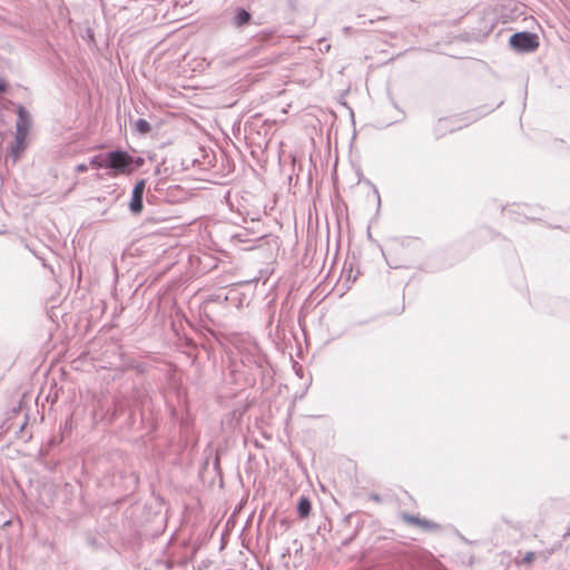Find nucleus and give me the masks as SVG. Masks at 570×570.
Here are the masks:
<instances>
[{
  "instance_id": "7ed1b4c3",
  "label": "nucleus",
  "mask_w": 570,
  "mask_h": 570,
  "mask_svg": "<svg viewBox=\"0 0 570 570\" xmlns=\"http://www.w3.org/2000/svg\"><path fill=\"white\" fill-rule=\"evenodd\" d=\"M239 354H240V361L252 367H262L264 362V356L261 352V348L256 343H247L244 346H238Z\"/></svg>"
},
{
  "instance_id": "6e6552de",
  "label": "nucleus",
  "mask_w": 570,
  "mask_h": 570,
  "mask_svg": "<svg viewBox=\"0 0 570 570\" xmlns=\"http://www.w3.org/2000/svg\"><path fill=\"white\" fill-rule=\"evenodd\" d=\"M311 508H312V504H311L309 499L307 497H301L298 500V504H297L298 515L302 519L308 517V514L311 512Z\"/></svg>"
},
{
  "instance_id": "9d476101",
  "label": "nucleus",
  "mask_w": 570,
  "mask_h": 570,
  "mask_svg": "<svg viewBox=\"0 0 570 570\" xmlns=\"http://www.w3.org/2000/svg\"><path fill=\"white\" fill-rule=\"evenodd\" d=\"M135 129L139 134L145 135V134H148L150 131L151 127H150V124L146 119L139 118L135 122Z\"/></svg>"
},
{
  "instance_id": "39448f33",
  "label": "nucleus",
  "mask_w": 570,
  "mask_h": 570,
  "mask_svg": "<svg viewBox=\"0 0 570 570\" xmlns=\"http://www.w3.org/2000/svg\"><path fill=\"white\" fill-rule=\"evenodd\" d=\"M454 122H455V119H451V118L440 119L434 129L435 136L442 137L448 131L452 132V131L463 127L462 125H455Z\"/></svg>"
},
{
  "instance_id": "f8f14e48",
  "label": "nucleus",
  "mask_w": 570,
  "mask_h": 570,
  "mask_svg": "<svg viewBox=\"0 0 570 570\" xmlns=\"http://www.w3.org/2000/svg\"><path fill=\"white\" fill-rule=\"evenodd\" d=\"M402 519L409 523V524H413V525H417L420 527V523H421V519L419 517H415V515H412V514H403L402 515Z\"/></svg>"
},
{
  "instance_id": "ddd939ff",
  "label": "nucleus",
  "mask_w": 570,
  "mask_h": 570,
  "mask_svg": "<svg viewBox=\"0 0 570 570\" xmlns=\"http://www.w3.org/2000/svg\"><path fill=\"white\" fill-rule=\"evenodd\" d=\"M420 527H421V528H424V529H426V530H434V529H438V524H436V523L431 522V521H428V520H422V519H421Z\"/></svg>"
},
{
  "instance_id": "f03ea898",
  "label": "nucleus",
  "mask_w": 570,
  "mask_h": 570,
  "mask_svg": "<svg viewBox=\"0 0 570 570\" xmlns=\"http://www.w3.org/2000/svg\"><path fill=\"white\" fill-rule=\"evenodd\" d=\"M511 47L519 52H533L539 47L538 36L528 31L513 33L510 37Z\"/></svg>"
},
{
  "instance_id": "0eeeda50",
  "label": "nucleus",
  "mask_w": 570,
  "mask_h": 570,
  "mask_svg": "<svg viewBox=\"0 0 570 570\" xmlns=\"http://www.w3.org/2000/svg\"><path fill=\"white\" fill-rule=\"evenodd\" d=\"M31 126V117L24 107L19 106L18 108V120L16 127H26L30 128Z\"/></svg>"
},
{
  "instance_id": "f3484780",
  "label": "nucleus",
  "mask_w": 570,
  "mask_h": 570,
  "mask_svg": "<svg viewBox=\"0 0 570 570\" xmlns=\"http://www.w3.org/2000/svg\"><path fill=\"white\" fill-rule=\"evenodd\" d=\"M371 499H372L373 501H375V502H380V501H381V499H380V497H379L377 494H372V495H371Z\"/></svg>"
},
{
  "instance_id": "2eb2a0df",
  "label": "nucleus",
  "mask_w": 570,
  "mask_h": 570,
  "mask_svg": "<svg viewBox=\"0 0 570 570\" xmlns=\"http://www.w3.org/2000/svg\"><path fill=\"white\" fill-rule=\"evenodd\" d=\"M76 170H77L78 173H85V171H87V170H88V165H87V164H78V165L76 166Z\"/></svg>"
},
{
  "instance_id": "1a4fd4ad",
  "label": "nucleus",
  "mask_w": 570,
  "mask_h": 570,
  "mask_svg": "<svg viewBox=\"0 0 570 570\" xmlns=\"http://www.w3.org/2000/svg\"><path fill=\"white\" fill-rule=\"evenodd\" d=\"M24 149L26 142L14 139L13 144L10 146V156L12 160L17 161L20 158V155L24 151Z\"/></svg>"
},
{
  "instance_id": "423d86ee",
  "label": "nucleus",
  "mask_w": 570,
  "mask_h": 570,
  "mask_svg": "<svg viewBox=\"0 0 570 570\" xmlns=\"http://www.w3.org/2000/svg\"><path fill=\"white\" fill-rule=\"evenodd\" d=\"M249 20H250V13L248 11H246L245 9L238 8L233 18V24L235 27L239 28V27L247 24L249 22Z\"/></svg>"
},
{
  "instance_id": "f257e3e1",
  "label": "nucleus",
  "mask_w": 570,
  "mask_h": 570,
  "mask_svg": "<svg viewBox=\"0 0 570 570\" xmlns=\"http://www.w3.org/2000/svg\"><path fill=\"white\" fill-rule=\"evenodd\" d=\"M89 165L92 168L107 169L108 176L117 177L129 175L144 165V159L141 157L134 158L125 150H111L92 156Z\"/></svg>"
},
{
  "instance_id": "9b49d317",
  "label": "nucleus",
  "mask_w": 570,
  "mask_h": 570,
  "mask_svg": "<svg viewBox=\"0 0 570 570\" xmlns=\"http://www.w3.org/2000/svg\"><path fill=\"white\" fill-rule=\"evenodd\" d=\"M29 132V128L26 127H16V136L14 139L19 141H24L27 139Z\"/></svg>"
},
{
  "instance_id": "20e7f679",
  "label": "nucleus",
  "mask_w": 570,
  "mask_h": 570,
  "mask_svg": "<svg viewBox=\"0 0 570 570\" xmlns=\"http://www.w3.org/2000/svg\"><path fill=\"white\" fill-rule=\"evenodd\" d=\"M145 180L140 179L137 181L132 189L131 200L129 203V209L132 214H139L142 210V196L145 191Z\"/></svg>"
},
{
  "instance_id": "dca6fc26",
  "label": "nucleus",
  "mask_w": 570,
  "mask_h": 570,
  "mask_svg": "<svg viewBox=\"0 0 570 570\" xmlns=\"http://www.w3.org/2000/svg\"><path fill=\"white\" fill-rule=\"evenodd\" d=\"M7 88V83L2 80H0V92H3Z\"/></svg>"
},
{
  "instance_id": "4468645a",
  "label": "nucleus",
  "mask_w": 570,
  "mask_h": 570,
  "mask_svg": "<svg viewBox=\"0 0 570 570\" xmlns=\"http://www.w3.org/2000/svg\"><path fill=\"white\" fill-rule=\"evenodd\" d=\"M534 559V553L533 552H527L523 557V562L524 563H530L532 562Z\"/></svg>"
}]
</instances>
